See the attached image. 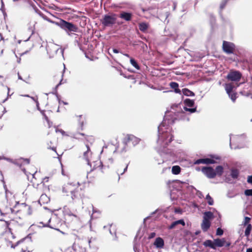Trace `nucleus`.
Listing matches in <instances>:
<instances>
[{
	"mask_svg": "<svg viewBox=\"0 0 252 252\" xmlns=\"http://www.w3.org/2000/svg\"><path fill=\"white\" fill-rule=\"evenodd\" d=\"M80 185L79 182L67 183L63 187V192L66 193L67 195L70 193L72 201L75 202L76 200H80V194L77 189Z\"/></svg>",
	"mask_w": 252,
	"mask_h": 252,
	"instance_id": "2",
	"label": "nucleus"
},
{
	"mask_svg": "<svg viewBox=\"0 0 252 252\" xmlns=\"http://www.w3.org/2000/svg\"><path fill=\"white\" fill-rule=\"evenodd\" d=\"M156 236V233L155 232H152L149 235V239L153 238Z\"/></svg>",
	"mask_w": 252,
	"mask_h": 252,
	"instance_id": "39",
	"label": "nucleus"
},
{
	"mask_svg": "<svg viewBox=\"0 0 252 252\" xmlns=\"http://www.w3.org/2000/svg\"><path fill=\"white\" fill-rule=\"evenodd\" d=\"M251 219L248 217H245L244 218V220L242 222V224L244 225H247L248 224H250L249 222L251 220Z\"/></svg>",
	"mask_w": 252,
	"mask_h": 252,
	"instance_id": "31",
	"label": "nucleus"
},
{
	"mask_svg": "<svg viewBox=\"0 0 252 252\" xmlns=\"http://www.w3.org/2000/svg\"><path fill=\"white\" fill-rule=\"evenodd\" d=\"M35 24V23L34 22L33 23V27H31L29 28L30 31L32 32V33H33L34 32V31L35 30V28H34Z\"/></svg>",
	"mask_w": 252,
	"mask_h": 252,
	"instance_id": "41",
	"label": "nucleus"
},
{
	"mask_svg": "<svg viewBox=\"0 0 252 252\" xmlns=\"http://www.w3.org/2000/svg\"><path fill=\"white\" fill-rule=\"evenodd\" d=\"M223 231L221 228H218L217 229V232H216L217 235L221 236L223 234Z\"/></svg>",
	"mask_w": 252,
	"mask_h": 252,
	"instance_id": "36",
	"label": "nucleus"
},
{
	"mask_svg": "<svg viewBox=\"0 0 252 252\" xmlns=\"http://www.w3.org/2000/svg\"><path fill=\"white\" fill-rule=\"evenodd\" d=\"M93 214L92 215V217H94V218H96L97 217V216H94V214L95 213H97L98 215H99L100 214V212L99 211H97L95 209H94L93 207Z\"/></svg>",
	"mask_w": 252,
	"mask_h": 252,
	"instance_id": "34",
	"label": "nucleus"
},
{
	"mask_svg": "<svg viewBox=\"0 0 252 252\" xmlns=\"http://www.w3.org/2000/svg\"><path fill=\"white\" fill-rule=\"evenodd\" d=\"M210 220H203V221L201 224V228L204 231H206L210 226Z\"/></svg>",
	"mask_w": 252,
	"mask_h": 252,
	"instance_id": "16",
	"label": "nucleus"
},
{
	"mask_svg": "<svg viewBox=\"0 0 252 252\" xmlns=\"http://www.w3.org/2000/svg\"><path fill=\"white\" fill-rule=\"evenodd\" d=\"M235 45L231 42L224 41L222 44V48L224 52L227 54L233 53L235 49Z\"/></svg>",
	"mask_w": 252,
	"mask_h": 252,
	"instance_id": "11",
	"label": "nucleus"
},
{
	"mask_svg": "<svg viewBox=\"0 0 252 252\" xmlns=\"http://www.w3.org/2000/svg\"><path fill=\"white\" fill-rule=\"evenodd\" d=\"M231 139H232V137H231V136L230 135V146L231 147V149L233 148V147H232V145H231Z\"/></svg>",
	"mask_w": 252,
	"mask_h": 252,
	"instance_id": "49",
	"label": "nucleus"
},
{
	"mask_svg": "<svg viewBox=\"0 0 252 252\" xmlns=\"http://www.w3.org/2000/svg\"><path fill=\"white\" fill-rule=\"evenodd\" d=\"M242 77L241 73L238 71H230L226 76V78L233 82L239 81Z\"/></svg>",
	"mask_w": 252,
	"mask_h": 252,
	"instance_id": "8",
	"label": "nucleus"
},
{
	"mask_svg": "<svg viewBox=\"0 0 252 252\" xmlns=\"http://www.w3.org/2000/svg\"><path fill=\"white\" fill-rule=\"evenodd\" d=\"M79 119L78 120L79 124L80 126L81 127V129L82 130L83 129V124H84V120H82V116L81 115H80L79 116Z\"/></svg>",
	"mask_w": 252,
	"mask_h": 252,
	"instance_id": "33",
	"label": "nucleus"
},
{
	"mask_svg": "<svg viewBox=\"0 0 252 252\" xmlns=\"http://www.w3.org/2000/svg\"><path fill=\"white\" fill-rule=\"evenodd\" d=\"M86 147L87 150L85 151L83 153V158L86 160L87 162L88 165L91 166V160H92V153L91 151L90 148L88 144H86Z\"/></svg>",
	"mask_w": 252,
	"mask_h": 252,
	"instance_id": "13",
	"label": "nucleus"
},
{
	"mask_svg": "<svg viewBox=\"0 0 252 252\" xmlns=\"http://www.w3.org/2000/svg\"><path fill=\"white\" fill-rule=\"evenodd\" d=\"M166 114L163 122L158 127V139L157 143L160 148L166 147L173 139L171 129L169 125L172 124L174 121L167 118Z\"/></svg>",
	"mask_w": 252,
	"mask_h": 252,
	"instance_id": "1",
	"label": "nucleus"
},
{
	"mask_svg": "<svg viewBox=\"0 0 252 252\" xmlns=\"http://www.w3.org/2000/svg\"><path fill=\"white\" fill-rule=\"evenodd\" d=\"M7 100V98L2 100H0V102H2V103H3L6 100Z\"/></svg>",
	"mask_w": 252,
	"mask_h": 252,
	"instance_id": "51",
	"label": "nucleus"
},
{
	"mask_svg": "<svg viewBox=\"0 0 252 252\" xmlns=\"http://www.w3.org/2000/svg\"><path fill=\"white\" fill-rule=\"evenodd\" d=\"M182 93L186 96H194V93L188 89H183L182 91Z\"/></svg>",
	"mask_w": 252,
	"mask_h": 252,
	"instance_id": "24",
	"label": "nucleus"
},
{
	"mask_svg": "<svg viewBox=\"0 0 252 252\" xmlns=\"http://www.w3.org/2000/svg\"><path fill=\"white\" fill-rule=\"evenodd\" d=\"M60 225V221L57 217H53L50 219L44 226L49 227L52 229L58 230V227Z\"/></svg>",
	"mask_w": 252,
	"mask_h": 252,
	"instance_id": "9",
	"label": "nucleus"
},
{
	"mask_svg": "<svg viewBox=\"0 0 252 252\" xmlns=\"http://www.w3.org/2000/svg\"><path fill=\"white\" fill-rule=\"evenodd\" d=\"M247 181L249 183L252 184V175L248 177Z\"/></svg>",
	"mask_w": 252,
	"mask_h": 252,
	"instance_id": "42",
	"label": "nucleus"
},
{
	"mask_svg": "<svg viewBox=\"0 0 252 252\" xmlns=\"http://www.w3.org/2000/svg\"><path fill=\"white\" fill-rule=\"evenodd\" d=\"M239 175V171L237 169H232L231 171V176L234 179H237Z\"/></svg>",
	"mask_w": 252,
	"mask_h": 252,
	"instance_id": "26",
	"label": "nucleus"
},
{
	"mask_svg": "<svg viewBox=\"0 0 252 252\" xmlns=\"http://www.w3.org/2000/svg\"><path fill=\"white\" fill-rule=\"evenodd\" d=\"M23 252H26V251L27 250V249H24L23 248H22V249Z\"/></svg>",
	"mask_w": 252,
	"mask_h": 252,
	"instance_id": "57",
	"label": "nucleus"
},
{
	"mask_svg": "<svg viewBox=\"0 0 252 252\" xmlns=\"http://www.w3.org/2000/svg\"><path fill=\"white\" fill-rule=\"evenodd\" d=\"M206 200L207 201V202L209 205H213L214 204V200L208 194L206 196Z\"/></svg>",
	"mask_w": 252,
	"mask_h": 252,
	"instance_id": "28",
	"label": "nucleus"
},
{
	"mask_svg": "<svg viewBox=\"0 0 252 252\" xmlns=\"http://www.w3.org/2000/svg\"><path fill=\"white\" fill-rule=\"evenodd\" d=\"M120 17L122 19L128 21L131 19V14L130 13L123 12L121 13Z\"/></svg>",
	"mask_w": 252,
	"mask_h": 252,
	"instance_id": "18",
	"label": "nucleus"
},
{
	"mask_svg": "<svg viewBox=\"0 0 252 252\" xmlns=\"http://www.w3.org/2000/svg\"><path fill=\"white\" fill-rule=\"evenodd\" d=\"M227 0H223L221 3L220 4V9L221 10L223 9V8L224 7L225 4L226 3Z\"/></svg>",
	"mask_w": 252,
	"mask_h": 252,
	"instance_id": "38",
	"label": "nucleus"
},
{
	"mask_svg": "<svg viewBox=\"0 0 252 252\" xmlns=\"http://www.w3.org/2000/svg\"><path fill=\"white\" fill-rule=\"evenodd\" d=\"M62 81H63V79H62L61 80L60 82L57 85V87L62 84Z\"/></svg>",
	"mask_w": 252,
	"mask_h": 252,
	"instance_id": "52",
	"label": "nucleus"
},
{
	"mask_svg": "<svg viewBox=\"0 0 252 252\" xmlns=\"http://www.w3.org/2000/svg\"><path fill=\"white\" fill-rule=\"evenodd\" d=\"M113 52L114 53H118L119 52V51L116 49H113Z\"/></svg>",
	"mask_w": 252,
	"mask_h": 252,
	"instance_id": "46",
	"label": "nucleus"
},
{
	"mask_svg": "<svg viewBox=\"0 0 252 252\" xmlns=\"http://www.w3.org/2000/svg\"><path fill=\"white\" fill-rule=\"evenodd\" d=\"M124 56H126V57H127V58H129V55H128V54H124Z\"/></svg>",
	"mask_w": 252,
	"mask_h": 252,
	"instance_id": "54",
	"label": "nucleus"
},
{
	"mask_svg": "<svg viewBox=\"0 0 252 252\" xmlns=\"http://www.w3.org/2000/svg\"><path fill=\"white\" fill-rule=\"evenodd\" d=\"M24 96H26V97H30L28 94H26V95H24Z\"/></svg>",
	"mask_w": 252,
	"mask_h": 252,
	"instance_id": "61",
	"label": "nucleus"
},
{
	"mask_svg": "<svg viewBox=\"0 0 252 252\" xmlns=\"http://www.w3.org/2000/svg\"><path fill=\"white\" fill-rule=\"evenodd\" d=\"M5 197H6V199L8 200V193H9V192L5 188Z\"/></svg>",
	"mask_w": 252,
	"mask_h": 252,
	"instance_id": "44",
	"label": "nucleus"
},
{
	"mask_svg": "<svg viewBox=\"0 0 252 252\" xmlns=\"http://www.w3.org/2000/svg\"><path fill=\"white\" fill-rule=\"evenodd\" d=\"M166 169H168V170H169V169H170V167L166 168H165V170H166Z\"/></svg>",
	"mask_w": 252,
	"mask_h": 252,
	"instance_id": "63",
	"label": "nucleus"
},
{
	"mask_svg": "<svg viewBox=\"0 0 252 252\" xmlns=\"http://www.w3.org/2000/svg\"><path fill=\"white\" fill-rule=\"evenodd\" d=\"M245 194L247 196H252V189H246L245 191Z\"/></svg>",
	"mask_w": 252,
	"mask_h": 252,
	"instance_id": "35",
	"label": "nucleus"
},
{
	"mask_svg": "<svg viewBox=\"0 0 252 252\" xmlns=\"http://www.w3.org/2000/svg\"><path fill=\"white\" fill-rule=\"evenodd\" d=\"M184 103L185 105V106L184 107V110L188 112L189 113H194L196 111V107L190 108V107H193L194 104V101L193 100H191L190 99H186Z\"/></svg>",
	"mask_w": 252,
	"mask_h": 252,
	"instance_id": "6",
	"label": "nucleus"
},
{
	"mask_svg": "<svg viewBox=\"0 0 252 252\" xmlns=\"http://www.w3.org/2000/svg\"><path fill=\"white\" fill-rule=\"evenodd\" d=\"M246 252H252V248L248 249Z\"/></svg>",
	"mask_w": 252,
	"mask_h": 252,
	"instance_id": "50",
	"label": "nucleus"
},
{
	"mask_svg": "<svg viewBox=\"0 0 252 252\" xmlns=\"http://www.w3.org/2000/svg\"><path fill=\"white\" fill-rule=\"evenodd\" d=\"M210 158H201L198 159L195 161L194 164H213L216 162L215 159H219V158L217 156L211 155Z\"/></svg>",
	"mask_w": 252,
	"mask_h": 252,
	"instance_id": "7",
	"label": "nucleus"
},
{
	"mask_svg": "<svg viewBox=\"0 0 252 252\" xmlns=\"http://www.w3.org/2000/svg\"><path fill=\"white\" fill-rule=\"evenodd\" d=\"M29 208L28 214H29V215H31V214H32L31 208V207H29V208Z\"/></svg>",
	"mask_w": 252,
	"mask_h": 252,
	"instance_id": "47",
	"label": "nucleus"
},
{
	"mask_svg": "<svg viewBox=\"0 0 252 252\" xmlns=\"http://www.w3.org/2000/svg\"><path fill=\"white\" fill-rule=\"evenodd\" d=\"M234 87V86L232 83H226L224 85L225 90L227 94L233 92V89Z\"/></svg>",
	"mask_w": 252,
	"mask_h": 252,
	"instance_id": "19",
	"label": "nucleus"
},
{
	"mask_svg": "<svg viewBox=\"0 0 252 252\" xmlns=\"http://www.w3.org/2000/svg\"><path fill=\"white\" fill-rule=\"evenodd\" d=\"M116 18L114 16L105 15L102 21V24L107 27L111 26L116 23Z\"/></svg>",
	"mask_w": 252,
	"mask_h": 252,
	"instance_id": "10",
	"label": "nucleus"
},
{
	"mask_svg": "<svg viewBox=\"0 0 252 252\" xmlns=\"http://www.w3.org/2000/svg\"><path fill=\"white\" fill-rule=\"evenodd\" d=\"M252 228V226L251 224H249L247 225V228L245 231V234L246 236L248 237L250 235Z\"/></svg>",
	"mask_w": 252,
	"mask_h": 252,
	"instance_id": "27",
	"label": "nucleus"
},
{
	"mask_svg": "<svg viewBox=\"0 0 252 252\" xmlns=\"http://www.w3.org/2000/svg\"><path fill=\"white\" fill-rule=\"evenodd\" d=\"M127 166H128V165H127L126 166V167H125V168H124V171H123V172L121 173V175L123 174H124V173L126 171V170H127Z\"/></svg>",
	"mask_w": 252,
	"mask_h": 252,
	"instance_id": "45",
	"label": "nucleus"
},
{
	"mask_svg": "<svg viewBox=\"0 0 252 252\" xmlns=\"http://www.w3.org/2000/svg\"><path fill=\"white\" fill-rule=\"evenodd\" d=\"M140 139L133 135H127L123 140V144L124 145L122 151H126L128 148L135 146L140 142Z\"/></svg>",
	"mask_w": 252,
	"mask_h": 252,
	"instance_id": "5",
	"label": "nucleus"
},
{
	"mask_svg": "<svg viewBox=\"0 0 252 252\" xmlns=\"http://www.w3.org/2000/svg\"><path fill=\"white\" fill-rule=\"evenodd\" d=\"M20 161L21 162V163L23 164H29L30 163V160L28 158H21Z\"/></svg>",
	"mask_w": 252,
	"mask_h": 252,
	"instance_id": "37",
	"label": "nucleus"
},
{
	"mask_svg": "<svg viewBox=\"0 0 252 252\" xmlns=\"http://www.w3.org/2000/svg\"><path fill=\"white\" fill-rule=\"evenodd\" d=\"M0 37H1V40H2L3 39V37L1 34V33H0Z\"/></svg>",
	"mask_w": 252,
	"mask_h": 252,
	"instance_id": "62",
	"label": "nucleus"
},
{
	"mask_svg": "<svg viewBox=\"0 0 252 252\" xmlns=\"http://www.w3.org/2000/svg\"><path fill=\"white\" fill-rule=\"evenodd\" d=\"M51 149H52V150H53V151H56V149H55V148H54V147L52 148H51Z\"/></svg>",
	"mask_w": 252,
	"mask_h": 252,
	"instance_id": "60",
	"label": "nucleus"
},
{
	"mask_svg": "<svg viewBox=\"0 0 252 252\" xmlns=\"http://www.w3.org/2000/svg\"><path fill=\"white\" fill-rule=\"evenodd\" d=\"M130 62L131 65L137 69H139L140 67L136 62L132 58H130Z\"/></svg>",
	"mask_w": 252,
	"mask_h": 252,
	"instance_id": "30",
	"label": "nucleus"
},
{
	"mask_svg": "<svg viewBox=\"0 0 252 252\" xmlns=\"http://www.w3.org/2000/svg\"><path fill=\"white\" fill-rule=\"evenodd\" d=\"M223 172V168L221 166H218L215 170L216 176H220Z\"/></svg>",
	"mask_w": 252,
	"mask_h": 252,
	"instance_id": "23",
	"label": "nucleus"
},
{
	"mask_svg": "<svg viewBox=\"0 0 252 252\" xmlns=\"http://www.w3.org/2000/svg\"><path fill=\"white\" fill-rule=\"evenodd\" d=\"M86 139L87 141H89V140H91L93 138L91 137L88 136V137H86Z\"/></svg>",
	"mask_w": 252,
	"mask_h": 252,
	"instance_id": "48",
	"label": "nucleus"
},
{
	"mask_svg": "<svg viewBox=\"0 0 252 252\" xmlns=\"http://www.w3.org/2000/svg\"><path fill=\"white\" fill-rule=\"evenodd\" d=\"M214 215L213 213L208 211V212H205L204 213L203 215V219L207 220H210L214 218Z\"/></svg>",
	"mask_w": 252,
	"mask_h": 252,
	"instance_id": "21",
	"label": "nucleus"
},
{
	"mask_svg": "<svg viewBox=\"0 0 252 252\" xmlns=\"http://www.w3.org/2000/svg\"><path fill=\"white\" fill-rule=\"evenodd\" d=\"M229 97L231 98L233 102H235L236 98H237V94L236 93H234L233 92L228 94Z\"/></svg>",
	"mask_w": 252,
	"mask_h": 252,
	"instance_id": "29",
	"label": "nucleus"
},
{
	"mask_svg": "<svg viewBox=\"0 0 252 252\" xmlns=\"http://www.w3.org/2000/svg\"><path fill=\"white\" fill-rule=\"evenodd\" d=\"M84 134L82 133H72V136L76 139H80V136H84Z\"/></svg>",
	"mask_w": 252,
	"mask_h": 252,
	"instance_id": "32",
	"label": "nucleus"
},
{
	"mask_svg": "<svg viewBox=\"0 0 252 252\" xmlns=\"http://www.w3.org/2000/svg\"><path fill=\"white\" fill-rule=\"evenodd\" d=\"M230 243L226 241L225 238L216 239L214 241L207 240L205 241L203 245L205 247H209L214 250H216L217 247H222L223 246L228 247L230 245Z\"/></svg>",
	"mask_w": 252,
	"mask_h": 252,
	"instance_id": "4",
	"label": "nucleus"
},
{
	"mask_svg": "<svg viewBox=\"0 0 252 252\" xmlns=\"http://www.w3.org/2000/svg\"><path fill=\"white\" fill-rule=\"evenodd\" d=\"M181 224L182 225H185V223L183 220H180L177 221H175L173 222L169 226L168 228L170 229H172L174 228L177 225Z\"/></svg>",
	"mask_w": 252,
	"mask_h": 252,
	"instance_id": "20",
	"label": "nucleus"
},
{
	"mask_svg": "<svg viewBox=\"0 0 252 252\" xmlns=\"http://www.w3.org/2000/svg\"><path fill=\"white\" fill-rule=\"evenodd\" d=\"M59 49L60 48L57 45L51 44L48 46L47 50L48 53L53 56L54 54L57 53Z\"/></svg>",
	"mask_w": 252,
	"mask_h": 252,
	"instance_id": "14",
	"label": "nucleus"
},
{
	"mask_svg": "<svg viewBox=\"0 0 252 252\" xmlns=\"http://www.w3.org/2000/svg\"><path fill=\"white\" fill-rule=\"evenodd\" d=\"M91 241H92V239H91L90 240H89V242H88L90 247H91Z\"/></svg>",
	"mask_w": 252,
	"mask_h": 252,
	"instance_id": "55",
	"label": "nucleus"
},
{
	"mask_svg": "<svg viewBox=\"0 0 252 252\" xmlns=\"http://www.w3.org/2000/svg\"><path fill=\"white\" fill-rule=\"evenodd\" d=\"M47 20L49 22L60 27L62 29L65 31L68 35L77 32L78 30L76 25L62 19H61L59 22L53 21L49 19H47Z\"/></svg>",
	"mask_w": 252,
	"mask_h": 252,
	"instance_id": "3",
	"label": "nucleus"
},
{
	"mask_svg": "<svg viewBox=\"0 0 252 252\" xmlns=\"http://www.w3.org/2000/svg\"><path fill=\"white\" fill-rule=\"evenodd\" d=\"M199 194H200V196H199V197H201V196H202V193H201V192H200Z\"/></svg>",
	"mask_w": 252,
	"mask_h": 252,
	"instance_id": "64",
	"label": "nucleus"
},
{
	"mask_svg": "<svg viewBox=\"0 0 252 252\" xmlns=\"http://www.w3.org/2000/svg\"><path fill=\"white\" fill-rule=\"evenodd\" d=\"M148 27L149 25L146 23L143 22L139 24V30L143 32H145Z\"/></svg>",
	"mask_w": 252,
	"mask_h": 252,
	"instance_id": "22",
	"label": "nucleus"
},
{
	"mask_svg": "<svg viewBox=\"0 0 252 252\" xmlns=\"http://www.w3.org/2000/svg\"><path fill=\"white\" fill-rule=\"evenodd\" d=\"M201 171L208 178L213 179L216 177L215 170L211 167H203Z\"/></svg>",
	"mask_w": 252,
	"mask_h": 252,
	"instance_id": "12",
	"label": "nucleus"
},
{
	"mask_svg": "<svg viewBox=\"0 0 252 252\" xmlns=\"http://www.w3.org/2000/svg\"><path fill=\"white\" fill-rule=\"evenodd\" d=\"M164 244V241L160 237L157 238L154 243V245L158 249L162 248Z\"/></svg>",
	"mask_w": 252,
	"mask_h": 252,
	"instance_id": "15",
	"label": "nucleus"
},
{
	"mask_svg": "<svg viewBox=\"0 0 252 252\" xmlns=\"http://www.w3.org/2000/svg\"><path fill=\"white\" fill-rule=\"evenodd\" d=\"M49 178L47 177H45L42 179L41 184H42V185H44V184L46 182H47L48 181Z\"/></svg>",
	"mask_w": 252,
	"mask_h": 252,
	"instance_id": "40",
	"label": "nucleus"
},
{
	"mask_svg": "<svg viewBox=\"0 0 252 252\" xmlns=\"http://www.w3.org/2000/svg\"><path fill=\"white\" fill-rule=\"evenodd\" d=\"M170 87L174 89L175 93L177 94H181V90L178 89L179 85L177 83L174 82H171L169 84Z\"/></svg>",
	"mask_w": 252,
	"mask_h": 252,
	"instance_id": "17",
	"label": "nucleus"
},
{
	"mask_svg": "<svg viewBox=\"0 0 252 252\" xmlns=\"http://www.w3.org/2000/svg\"><path fill=\"white\" fill-rule=\"evenodd\" d=\"M18 78L20 80H22V78L19 74H18Z\"/></svg>",
	"mask_w": 252,
	"mask_h": 252,
	"instance_id": "56",
	"label": "nucleus"
},
{
	"mask_svg": "<svg viewBox=\"0 0 252 252\" xmlns=\"http://www.w3.org/2000/svg\"><path fill=\"white\" fill-rule=\"evenodd\" d=\"M33 100H34V101L36 102V105H37V107H38V105H39V103H38V101L37 100V99H35V98H34L33 97H30Z\"/></svg>",
	"mask_w": 252,
	"mask_h": 252,
	"instance_id": "43",
	"label": "nucleus"
},
{
	"mask_svg": "<svg viewBox=\"0 0 252 252\" xmlns=\"http://www.w3.org/2000/svg\"><path fill=\"white\" fill-rule=\"evenodd\" d=\"M44 197H46V195L42 194L41 196V198H44Z\"/></svg>",
	"mask_w": 252,
	"mask_h": 252,
	"instance_id": "58",
	"label": "nucleus"
},
{
	"mask_svg": "<svg viewBox=\"0 0 252 252\" xmlns=\"http://www.w3.org/2000/svg\"><path fill=\"white\" fill-rule=\"evenodd\" d=\"M181 172V168L178 165L173 166L172 168V173L174 175H178Z\"/></svg>",
	"mask_w": 252,
	"mask_h": 252,
	"instance_id": "25",
	"label": "nucleus"
},
{
	"mask_svg": "<svg viewBox=\"0 0 252 252\" xmlns=\"http://www.w3.org/2000/svg\"><path fill=\"white\" fill-rule=\"evenodd\" d=\"M63 49H61V53L63 54Z\"/></svg>",
	"mask_w": 252,
	"mask_h": 252,
	"instance_id": "59",
	"label": "nucleus"
},
{
	"mask_svg": "<svg viewBox=\"0 0 252 252\" xmlns=\"http://www.w3.org/2000/svg\"><path fill=\"white\" fill-rule=\"evenodd\" d=\"M58 131H59L61 132V133H63L64 132L63 130H57V129H56V132H57Z\"/></svg>",
	"mask_w": 252,
	"mask_h": 252,
	"instance_id": "53",
	"label": "nucleus"
}]
</instances>
